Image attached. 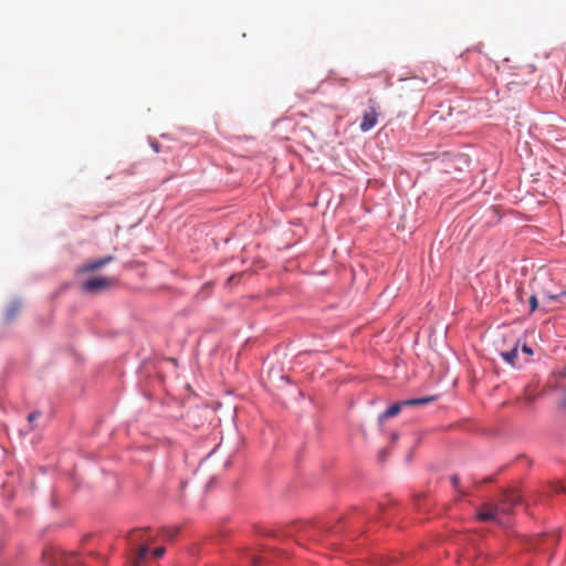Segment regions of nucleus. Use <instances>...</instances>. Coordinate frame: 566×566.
Here are the masks:
<instances>
[{
	"mask_svg": "<svg viewBox=\"0 0 566 566\" xmlns=\"http://www.w3.org/2000/svg\"><path fill=\"white\" fill-rule=\"evenodd\" d=\"M115 283L116 280L114 277H92L82 284V290L85 293L95 294L111 289Z\"/></svg>",
	"mask_w": 566,
	"mask_h": 566,
	"instance_id": "obj_1",
	"label": "nucleus"
},
{
	"mask_svg": "<svg viewBox=\"0 0 566 566\" xmlns=\"http://www.w3.org/2000/svg\"><path fill=\"white\" fill-rule=\"evenodd\" d=\"M378 105L374 98H369L368 109L364 112L363 119L359 124L360 130L365 133L374 128L378 123Z\"/></svg>",
	"mask_w": 566,
	"mask_h": 566,
	"instance_id": "obj_2",
	"label": "nucleus"
},
{
	"mask_svg": "<svg viewBox=\"0 0 566 566\" xmlns=\"http://www.w3.org/2000/svg\"><path fill=\"white\" fill-rule=\"evenodd\" d=\"M434 400V397H424L419 399H408L398 403H394L390 406L384 413H381L380 419L391 418L397 416L400 411L402 406H420L426 405Z\"/></svg>",
	"mask_w": 566,
	"mask_h": 566,
	"instance_id": "obj_3",
	"label": "nucleus"
},
{
	"mask_svg": "<svg viewBox=\"0 0 566 566\" xmlns=\"http://www.w3.org/2000/svg\"><path fill=\"white\" fill-rule=\"evenodd\" d=\"M521 503V496L517 492L511 491L504 494L501 503L497 505L503 514H509L513 506Z\"/></svg>",
	"mask_w": 566,
	"mask_h": 566,
	"instance_id": "obj_4",
	"label": "nucleus"
},
{
	"mask_svg": "<svg viewBox=\"0 0 566 566\" xmlns=\"http://www.w3.org/2000/svg\"><path fill=\"white\" fill-rule=\"evenodd\" d=\"M501 513L499 506H493L492 504H483L478 512V520L481 522L496 521L497 515Z\"/></svg>",
	"mask_w": 566,
	"mask_h": 566,
	"instance_id": "obj_5",
	"label": "nucleus"
},
{
	"mask_svg": "<svg viewBox=\"0 0 566 566\" xmlns=\"http://www.w3.org/2000/svg\"><path fill=\"white\" fill-rule=\"evenodd\" d=\"M114 260L112 255H107L104 258H101L98 260L90 261L85 263L82 268V272H95L99 270L101 268L105 266L106 264L111 263Z\"/></svg>",
	"mask_w": 566,
	"mask_h": 566,
	"instance_id": "obj_6",
	"label": "nucleus"
},
{
	"mask_svg": "<svg viewBox=\"0 0 566 566\" xmlns=\"http://www.w3.org/2000/svg\"><path fill=\"white\" fill-rule=\"evenodd\" d=\"M502 358L511 364L512 366L515 365V359L517 357V347L515 346L514 348H512L510 352H505V353H502L501 354Z\"/></svg>",
	"mask_w": 566,
	"mask_h": 566,
	"instance_id": "obj_7",
	"label": "nucleus"
},
{
	"mask_svg": "<svg viewBox=\"0 0 566 566\" xmlns=\"http://www.w3.org/2000/svg\"><path fill=\"white\" fill-rule=\"evenodd\" d=\"M144 531L143 530H133L129 534H128V539L132 544L138 542V541H144L145 537H144Z\"/></svg>",
	"mask_w": 566,
	"mask_h": 566,
	"instance_id": "obj_8",
	"label": "nucleus"
},
{
	"mask_svg": "<svg viewBox=\"0 0 566 566\" xmlns=\"http://www.w3.org/2000/svg\"><path fill=\"white\" fill-rule=\"evenodd\" d=\"M149 552V547L147 545H140L137 551V563L145 559Z\"/></svg>",
	"mask_w": 566,
	"mask_h": 566,
	"instance_id": "obj_9",
	"label": "nucleus"
},
{
	"mask_svg": "<svg viewBox=\"0 0 566 566\" xmlns=\"http://www.w3.org/2000/svg\"><path fill=\"white\" fill-rule=\"evenodd\" d=\"M19 308L18 304H12L7 312V318L12 319L18 314Z\"/></svg>",
	"mask_w": 566,
	"mask_h": 566,
	"instance_id": "obj_10",
	"label": "nucleus"
},
{
	"mask_svg": "<svg viewBox=\"0 0 566 566\" xmlns=\"http://www.w3.org/2000/svg\"><path fill=\"white\" fill-rule=\"evenodd\" d=\"M530 307H531V313L535 312L538 308V302H537V297L535 295H532L530 297Z\"/></svg>",
	"mask_w": 566,
	"mask_h": 566,
	"instance_id": "obj_11",
	"label": "nucleus"
},
{
	"mask_svg": "<svg viewBox=\"0 0 566 566\" xmlns=\"http://www.w3.org/2000/svg\"><path fill=\"white\" fill-rule=\"evenodd\" d=\"M166 549L165 547H157L156 549H154L153 552V555L156 557V558H160L161 556H164Z\"/></svg>",
	"mask_w": 566,
	"mask_h": 566,
	"instance_id": "obj_12",
	"label": "nucleus"
},
{
	"mask_svg": "<svg viewBox=\"0 0 566 566\" xmlns=\"http://www.w3.org/2000/svg\"><path fill=\"white\" fill-rule=\"evenodd\" d=\"M248 557H249L250 563H251V564H253L254 566H255L256 564H259V563H260V560H261V559H260V557H259V556H256V555H252V554H251V555H249Z\"/></svg>",
	"mask_w": 566,
	"mask_h": 566,
	"instance_id": "obj_13",
	"label": "nucleus"
},
{
	"mask_svg": "<svg viewBox=\"0 0 566 566\" xmlns=\"http://www.w3.org/2000/svg\"><path fill=\"white\" fill-rule=\"evenodd\" d=\"M547 296H548V298H551V300H558V298H560L562 296H566V290H565L563 293H560V294H555V295H553V294H548Z\"/></svg>",
	"mask_w": 566,
	"mask_h": 566,
	"instance_id": "obj_14",
	"label": "nucleus"
},
{
	"mask_svg": "<svg viewBox=\"0 0 566 566\" xmlns=\"http://www.w3.org/2000/svg\"><path fill=\"white\" fill-rule=\"evenodd\" d=\"M40 416L39 412H31L29 416H28V421L29 422H33L38 417Z\"/></svg>",
	"mask_w": 566,
	"mask_h": 566,
	"instance_id": "obj_15",
	"label": "nucleus"
},
{
	"mask_svg": "<svg viewBox=\"0 0 566 566\" xmlns=\"http://www.w3.org/2000/svg\"><path fill=\"white\" fill-rule=\"evenodd\" d=\"M522 350L527 355L533 354V349L531 347H528L527 345H523Z\"/></svg>",
	"mask_w": 566,
	"mask_h": 566,
	"instance_id": "obj_16",
	"label": "nucleus"
},
{
	"mask_svg": "<svg viewBox=\"0 0 566 566\" xmlns=\"http://www.w3.org/2000/svg\"><path fill=\"white\" fill-rule=\"evenodd\" d=\"M451 482H452L453 486H457L458 483H459V478L457 475H452L451 476Z\"/></svg>",
	"mask_w": 566,
	"mask_h": 566,
	"instance_id": "obj_17",
	"label": "nucleus"
},
{
	"mask_svg": "<svg viewBox=\"0 0 566 566\" xmlns=\"http://www.w3.org/2000/svg\"><path fill=\"white\" fill-rule=\"evenodd\" d=\"M153 149L158 153L159 151V144L158 143H151Z\"/></svg>",
	"mask_w": 566,
	"mask_h": 566,
	"instance_id": "obj_18",
	"label": "nucleus"
},
{
	"mask_svg": "<svg viewBox=\"0 0 566 566\" xmlns=\"http://www.w3.org/2000/svg\"><path fill=\"white\" fill-rule=\"evenodd\" d=\"M525 400H526L527 402H532V401H533V397L527 396V397H525Z\"/></svg>",
	"mask_w": 566,
	"mask_h": 566,
	"instance_id": "obj_19",
	"label": "nucleus"
}]
</instances>
